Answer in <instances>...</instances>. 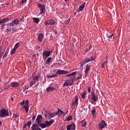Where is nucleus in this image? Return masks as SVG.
I'll use <instances>...</instances> for the list:
<instances>
[{
  "mask_svg": "<svg viewBox=\"0 0 130 130\" xmlns=\"http://www.w3.org/2000/svg\"><path fill=\"white\" fill-rule=\"evenodd\" d=\"M42 115H38L36 119V122H37L38 124V127L42 128H44L45 127H48L49 125H51V123H52L53 120L50 121V122H46V121H45L44 123L42 124Z\"/></svg>",
  "mask_w": 130,
  "mask_h": 130,
  "instance_id": "nucleus-1",
  "label": "nucleus"
},
{
  "mask_svg": "<svg viewBox=\"0 0 130 130\" xmlns=\"http://www.w3.org/2000/svg\"><path fill=\"white\" fill-rule=\"evenodd\" d=\"M57 74L59 75H62V74H66V76H74V75H76L77 74V71H74L73 73H71V74H69V71H67L66 70H60V69H59V70L57 71Z\"/></svg>",
  "mask_w": 130,
  "mask_h": 130,
  "instance_id": "nucleus-2",
  "label": "nucleus"
},
{
  "mask_svg": "<svg viewBox=\"0 0 130 130\" xmlns=\"http://www.w3.org/2000/svg\"><path fill=\"white\" fill-rule=\"evenodd\" d=\"M56 115V112H52V113H48L47 115L45 114L46 118H51V119L50 121H48V122H50V121L52 120V122L49 126H51V125H52V123H54V120L53 119V118H52V117H54V116Z\"/></svg>",
  "mask_w": 130,
  "mask_h": 130,
  "instance_id": "nucleus-3",
  "label": "nucleus"
},
{
  "mask_svg": "<svg viewBox=\"0 0 130 130\" xmlns=\"http://www.w3.org/2000/svg\"><path fill=\"white\" fill-rule=\"evenodd\" d=\"M75 76H74V78H69L70 80L69 79H67V80L64 81V83H63V85L64 86H69L70 85V86H72L73 84H74V80H75Z\"/></svg>",
  "mask_w": 130,
  "mask_h": 130,
  "instance_id": "nucleus-4",
  "label": "nucleus"
},
{
  "mask_svg": "<svg viewBox=\"0 0 130 130\" xmlns=\"http://www.w3.org/2000/svg\"><path fill=\"white\" fill-rule=\"evenodd\" d=\"M9 115V112L6 108H2L0 110V117L4 118Z\"/></svg>",
  "mask_w": 130,
  "mask_h": 130,
  "instance_id": "nucleus-5",
  "label": "nucleus"
},
{
  "mask_svg": "<svg viewBox=\"0 0 130 130\" xmlns=\"http://www.w3.org/2000/svg\"><path fill=\"white\" fill-rule=\"evenodd\" d=\"M91 61H94V57H92V56L90 57V58H85V60L81 61V62H80V66L83 67L84 64L87 63V62H90Z\"/></svg>",
  "mask_w": 130,
  "mask_h": 130,
  "instance_id": "nucleus-6",
  "label": "nucleus"
},
{
  "mask_svg": "<svg viewBox=\"0 0 130 130\" xmlns=\"http://www.w3.org/2000/svg\"><path fill=\"white\" fill-rule=\"evenodd\" d=\"M38 7L40 10V15L42 14H45L46 7L45 5H42V4H38Z\"/></svg>",
  "mask_w": 130,
  "mask_h": 130,
  "instance_id": "nucleus-7",
  "label": "nucleus"
},
{
  "mask_svg": "<svg viewBox=\"0 0 130 130\" xmlns=\"http://www.w3.org/2000/svg\"><path fill=\"white\" fill-rule=\"evenodd\" d=\"M39 78L38 75H36V76H34V78H32L31 81H30V83L29 84L30 86H32L34 85L35 84H36L37 83V81H39Z\"/></svg>",
  "mask_w": 130,
  "mask_h": 130,
  "instance_id": "nucleus-8",
  "label": "nucleus"
},
{
  "mask_svg": "<svg viewBox=\"0 0 130 130\" xmlns=\"http://www.w3.org/2000/svg\"><path fill=\"white\" fill-rule=\"evenodd\" d=\"M91 96L92 100L95 102V103H94V104H96V102H97V101H98V99H99L98 95H96L94 91H91Z\"/></svg>",
  "mask_w": 130,
  "mask_h": 130,
  "instance_id": "nucleus-9",
  "label": "nucleus"
},
{
  "mask_svg": "<svg viewBox=\"0 0 130 130\" xmlns=\"http://www.w3.org/2000/svg\"><path fill=\"white\" fill-rule=\"evenodd\" d=\"M76 124L75 122H72L71 124L67 125V130H75Z\"/></svg>",
  "mask_w": 130,
  "mask_h": 130,
  "instance_id": "nucleus-10",
  "label": "nucleus"
},
{
  "mask_svg": "<svg viewBox=\"0 0 130 130\" xmlns=\"http://www.w3.org/2000/svg\"><path fill=\"white\" fill-rule=\"evenodd\" d=\"M52 52L53 51H43V58H45V57H46V58H47V57H49V56H50L51 53H52Z\"/></svg>",
  "mask_w": 130,
  "mask_h": 130,
  "instance_id": "nucleus-11",
  "label": "nucleus"
},
{
  "mask_svg": "<svg viewBox=\"0 0 130 130\" xmlns=\"http://www.w3.org/2000/svg\"><path fill=\"white\" fill-rule=\"evenodd\" d=\"M54 24H55V21L53 19H50L45 21V25H54Z\"/></svg>",
  "mask_w": 130,
  "mask_h": 130,
  "instance_id": "nucleus-12",
  "label": "nucleus"
},
{
  "mask_svg": "<svg viewBox=\"0 0 130 130\" xmlns=\"http://www.w3.org/2000/svg\"><path fill=\"white\" fill-rule=\"evenodd\" d=\"M107 125L105 121H104V120H102L101 121V122H100V124H99V128H101V129H102V128L106 127Z\"/></svg>",
  "mask_w": 130,
  "mask_h": 130,
  "instance_id": "nucleus-13",
  "label": "nucleus"
},
{
  "mask_svg": "<svg viewBox=\"0 0 130 130\" xmlns=\"http://www.w3.org/2000/svg\"><path fill=\"white\" fill-rule=\"evenodd\" d=\"M31 130H42L41 127H39L38 124L36 122V120L35 121V124L31 126Z\"/></svg>",
  "mask_w": 130,
  "mask_h": 130,
  "instance_id": "nucleus-14",
  "label": "nucleus"
},
{
  "mask_svg": "<svg viewBox=\"0 0 130 130\" xmlns=\"http://www.w3.org/2000/svg\"><path fill=\"white\" fill-rule=\"evenodd\" d=\"M78 100H79L78 97H77V96L76 95L75 100V101H73L72 106H78Z\"/></svg>",
  "mask_w": 130,
  "mask_h": 130,
  "instance_id": "nucleus-15",
  "label": "nucleus"
},
{
  "mask_svg": "<svg viewBox=\"0 0 130 130\" xmlns=\"http://www.w3.org/2000/svg\"><path fill=\"white\" fill-rule=\"evenodd\" d=\"M20 84L18 82V81H14L13 83H12L11 86L12 88H16V87L19 86Z\"/></svg>",
  "mask_w": 130,
  "mask_h": 130,
  "instance_id": "nucleus-16",
  "label": "nucleus"
},
{
  "mask_svg": "<svg viewBox=\"0 0 130 130\" xmlns=\"http://www.w3.org/2000/svg\"><path fill=\"white\" fill-rule=\"evenodd\" d=\"M44 37V34H42V32H41L40 34H39L38 37V40H39V42H42Z\"/></svg>",
  "mask_w": 130,
  "mask_h": 130,
  "instance_id": "nucleus-17",
  "label": "nucleus"
},
{
  "mask_svg": "<svg viewBox=\"0 0 130 130\" xmlns=\"http://www.w3.org/2000/svg\"><path fill=\"white\" fill-rule=\"evenodd\" d=\"M7 21H10L9 17H5L4 19H0V24H2L3 22H7Z\"/></svg>",
  "mask_w": 130,
  "mask_h": 130,
  "instance_id": "nucleus-18",
  "label": "nucleus"
},
{
  "mask_svg": "<svg viewBox=\"0 0 130 130\" xmlns=\"http://www.w3.org/2000/svg\"><path fill=\"white\" fill-rule=\"evenodd\" d=\"M90 67L91 66L90 65H88V64L86 65L85 70L84 71V72H86V74L87 75V74H88V72L89 71V70H90Z\"/></svg>",
  "mask_w": 130,
  "mask_h": 130,
  "instance_id": "nucleus-19",
  "label": "nucleus"
},
{
  "mask_svg": "<svg viewBox=\"0 0 130 130\" xmlns=\"http://www.w3.org/2000/svg\"><path fill=\"white\" fill-rule=\"evenodd\" d=\"M47 91L49 93V91H53V90H55V88L53 87V86H48L46 89Z\"/></svg>",
  "mask_w": 130,
  "mask_h": 130,
  "instance_id": "nucleus-20",
  "label": "nucleus"
},
{
  "mask_svg": "<svg viewBox=\"0 0 130 130\" xmlns=\"http://www.w3.org/2000/svg\"><path fill=\"white\" fill-rule=\"evenodd\" d=\"M63 111H62V110H60L59 108H58L57 112H56V115H58V116H61V115H63Z\"/></svg>",
  "mask_w": 130,
  "mask_h": 130,
  "instance_id": "nucleus-21",
  "label": "nucleus"
},
{
  "mask_svg": "<svg viewBox=\"0 0 130 130\" xmlns=\"http://www.w3.org/2000/svg\"><path fill=\"white\" fill-rule=\"evenodd\" d=\"M85 5H86V2H84V4H82V5H81L80 6H79V7L78 11H83V10H84Z\"/></svg>",
  "mask_w": 130,
  "mask_h": 130,
  "instance_id": "nucleus-22",
  "label": "nucleus"
},
{
  "mask_svg": "<svg viewBox=\"0 0 130 130\" xmlns=\"http://www.w3.org/2000/svg\"><path fill=\"white\" fill-rule=\"evenodd\" d=\"M57 74H58L57 71H56V74H53L52 75H47V78L48 79L51 78H55V77L57 76Z\"/></svg>",
  "mask_w": 130,
  "mask_h": 130,
  "instance_id": "nucleus-23",
  "label": "nucleus"
},
{
  "mask_svg": "<svg viewBox=\"0 0 130 130\" xmlns=\"http://www.w3.org/2000/svg\"><path fill=\"white\" fill-rule=\"evenodd\" d=\"M7 25L8 26H11V27H13V26H14V20H13L11 22H8V24Z\"/></svg>",
  "mask_w": 130,
  "mask_h": 130,
  "instance_id": "nucleus-24",
  "label": "nucleus"
},
{
  "mask_svg": "<svg viewBox=\"0 0 130 130\" xmlns=\"http://www.w3.org/2000/svg\"><path fill=\"white\" fill-rule=\"evenodd\" d=\"M24 109L26 111V113L28 112V107H27L26 105H25V106H23V107L21 108V111H23Z\"/></svg>",
  "mask_w": 130,
  "mask_h": 130,
  "instance_id": "nucleus-25",
  "label": "nucleus"
},
{
  "mask_svg": "<svg viewBox=\"0 0 130 130\" xmlns=\"http://www.w3.org/2000/svg\"><path fill=\"white\" fill-rule=\"evenodd\" d=\"M81 98H82V99H84L85 98H86V91L84 90L83 91H82V93H81Z\"/></svg>",
  "mask_w": 130,
  "mask_h": 130,
  "instance_id": "nucleus-26",
  "label": "nucleus"
},
{
  "mask_svg": "<svg viewBox=\"0 0 130 130\" xmlns=\"http://www.w3.org/2000/svg\"><path fill=\"white\" fill-rule=\"evenodd\" d=\"M33 20L34 22L38 23L40 22V19L39 17H33Z\"/></svg>",
  "mask_w": 130,
  "mask_h": 130,
  "instance_id": "nucleus-27",
  "label": "nucleus"
},
{
  "mask_svg": "<svg viewBox=\"0 0 130 130\" xmlns=\"http://www.w3.org/2000/svg\"><path fill=\"white\" fill-rule=\"evenodd\" d=\"M25 104H26L27 107H28V111H29V101L27 100L25 101Z\"/></svg>",
  "mask_w": 130,
  "mask_h": 130,
  "instance_id": "nucleus-28",
  "label": "nucleus"
},
{
  "mask_svg": "<svg viewBox=\"0 0 130 130\" xmlns=\"http://www.w3.org/2000/svg\"><path fill=\"white\" fill-rule=\"evenodd\" d=\"M16 49H15V46H14V48L13 49H11V51L10 52L11 54H14V53H15Z\"/></svg>",
  "mask_w": 130,
  "mask_h": 130,
  "instance_id": "nucleus-29",
  "label": "nucleus"
},
{
  "mask_svg": "<svg viewBox=\"0 0 130 130\" xmlns=\"http://www.w3.org/2000/svg\"><path fill=\"white\" fill-rule=\"evenodd\" d=\"M18 25L19 24V20L18 19H14V25Z\"/></svg>",
  "mask_w": 130,
  "mask_h": 130,
  "instance_id": "nucleus-30",
  "label": "nucleus"
},
{
  "mask_svg": "<svg viewBox=\"0 0 130 130\" xmlns=\"http://www.w3.org/2000/svg\"><path fill=\"white\" fill-rule=\"evenodd\" d=\"M48 57L47 60H46V63L49 64L50 63V61L51 60V57Z\"/></svg>",
  "mask_w": 130,
  "mask_h": 130,
  "instance_id": "nucleus-31",
  "label": "nucleus"
},
{
  "mask_svg": "<svg viewBox=\"0 0 130 130\" xmlns=\"http://www.w3.org/2000/svg\"><path fill=\"white\" fill-rule=\"evenodd\" d=\"M92 113L93 116H96V109L95 108H93V110H92Z\"/></svg>",
  "mask_w": 130,
  "mask_h": 130,
  "instance_id": "nucleus-32",
  "label": "nucleus"
},
{
  "mask_svg": "<svg viewBox=\"0 0 130 130\" xmlns=\"http://www.w3.org/2000/svg\"><path fill=\"white\" fill-rule=\"evenodd\" d=\"M72 116H68L66 118V120L67 121H70L71 120H72Z\"/></svg>",
  "mask_w": 130,
  "mask_h": 130,
  "instance_id": "nucleus-33",
  "label": "nucleus"
},
{
  "mask_svg": "<svg viewBox=\"0 0 130 130\" xmlns=\"http://www.w3.org/2000/svg\"><path fill=\"white\" fill-rule=\"evenodd\" d=\"M19 42H17V43H16L15 45V52L16 51V49H17V48H18V47H19Z\"/></svg>",
  "mask_w": 130,
  "mask_h": 130,
  "instance_id": "nucleus-34",
  "label": "nucleus"
},
{
  "mask_svg": "<svg viewBox=\"0 0 130 130\" xmlns=\"http://www.w3.org/2000/svg\"><path fill=\"white\" fill-rule=\"evenodd\" d=\"M12 30V27H10V28L6 29V32H11Z\"/></svg>",
  "mask_w": 130,
  "mask_h": 130,
  "instance_id": "nucleus-35",
  "label": "nucleus"
},
{
  "mask_svg": "<svg viewBox=\"0 0 130 130\" xmlns=\"http://www.w3.org/2000/svg\"><path fill=\"white\" fill-rule=\"evenodd\" d=\"M105 63H106L105 61H104V62H102V65H101L102 69H104V68Z\"/></svg>",
  "mask_w": 130,
  "mask_h": 130,
  "instance_id": "nucleus-36",
  "label": "nucleus"
},
{
  "mask_svg": "<svg viewBox=\"0 0 130 130\" xmlns=\"http://www.w3.org/2000/svg\"><path fill=\"white\" fill-rule=\"evenodd\" d=\"M11 29L13 32L16 31L17 30L16 27H15L14 26H13V27H11Z\"/></svg>",
  "mask_w": 130,
  "mask_h": 130,
  "instance_id": "nucleus-37",
  "label": "nucleus"
},
{
  "mask_svg": "<svg viewBox=\"0 0 130 130\" xmlns=\"http://www.w3.org/2000/svg\"><path fill=\"white\" fill-rule=\"evenodd\" d=\"M91 89V86H88L87 91H88V93H90Z\"/></svg>",
  "mask_w": 130,
  "mask_h": 130,
  "instance_id": "nucleus-38",
  "label": "nucleus"
},
{
  "mask_svg": "<svg viewBox=\"0 0 130 130\" xmlns=\"http://www.w3.org/2000/svg\"><path fill=\"white\" fill-rule=\"evenodd\" d=\"M4 53V52L0 51V58H2V56H3Z\"/></svg>",
  "mask_w": 130,
  "mask_h": 130,
  "instance_id": "nucleus-39",
  "label": "nucleus"
},
{
  "mask_svg": "<svg viewBox=\"0 0 130 130\" xmlns=\"http://www.w3.org/2000/svg\"><path fill=\"white\" fill-rule=\"evenodd\" d=\"M20 21H21V22H24V16H22V17H21V19H20Z\"/></svg>",
  "mask_w": 130,
  "mask_h": 130,
  "instance_id": "nucleus-40",
  "label": "nucleus"
},
{
  "mask_svg": "<svg viewBox=\"0 0 130 130\" xmlns=\"http://www.w3.org/2000/svg\"><path fill=\"white\" fill-rule=\"evenodd\" d=\"M86 121H85L84 122H83V124L82 125V127H83V126H86Z\"/></svg>",
  "mask_w": 130,
  "mask_h": 130,
  "instance_id": "nucleus-41",
  "label": "nucleus"
},
{
  "mask_svg": "<svg viewBox=\"0 0 130 130\" xmlns=\"http://www.w3.org/2000/svg\"><path fill=\"white\" fill-rule=\"evenodd\" d=\"M71 21V19H67V21H66V24H69V22H70Z\"/></svg>",
  "mask_w": 130,
  "mask_h": 130,
  "instance_id": "nucleus-42",
  "label": "nucleus"
},
{
  "mask_svg": "<svg viewBox=\"0 0 130 130\" xmlns=\"http://www.w3.org/2000/svg\"><path fill=\"white\" fill-rule=\"evenodd\" d=\"M31 123V121H28V122H27V125L28 126H30Z\"/></svg>",
  "mask_w": 130,
  "mask_h": 130,
  "instance_id": "nucleus-43",
  "label": "nucleus"
},
{
  "mask_svg": "<svg viewBox=\"0 0 130 130\" xmlns=\"http://www.w3.org/2000/svg\"><path fill=\"white\" fill-rule=\"evenodd\" d=\"M2 27L3 28V29H4V26H5V25H6V24H5V22H2Z\"/></svg>",
  "mask_w": 130,
  "mask_h": 130,
  "instance_id": "nucleus-44",
  "label": "nucleus"
},
{
  "mask_svg": "<svg viewBox=\"0 0 130 130\" xmlns=\"http://www.w3.org/2000/svg\"><path fill=\"white\" fill-rule=\"evenodd\" d=\"M8 56V53H5L4 55L3 56V58H6Z\"/></svg>",
  "mask_w": 130,
  "mask_h": 130,
  "instance_id": "nucleus-45",
  "label": "nucleus"
},
{
  "mask_svg": "<svg viewBox=\"0 0 130 130\" xmlns=\"http://www.w3.org/2000/svg\"><path fill=\"white\" fill-rule=\"evenodd\" d=\"M113 35H114V34H111V36H109L108 38L109 39H112V37H113Z\"/></svg>",
  "mask_w": 130,
  "mask_h": 130,
  "instance_id": "nucleus-46",
  "label": "nucleus"
},
{
  "mask_svg": "<svg viewBox=\"0 0 130 130\" xmlns=\"http://www.w3.org/2000/svg\"><path fill=\"white\" fill-rule=\"evenodd\" d=\"M81 76H78V77L76 78L75 79L76 81H77V80H79L80 79H81Z\"/></svg>",
  "mask_w": 130,
  "mask_h": 130,
  "instance_id": "nucleus-47",
  "label": "nucleus"
},
{
  "mask_svg": "<svg viewBox=\"0 0 130 130\" xmlns=\"http://www.w3.org/2000/svg\"><path fill=\"white\" fill-rule=\"evenodd\" d=\"M25 103V101L24 100H23V101H22V102H21L20 104L21 105V106H22V107L23 106V104H24Z\"/></svg>",
  "mask_w": 130,
  "mask_h": 130,
  "instance_id": "nucleus-48",
  "label": "nucleus"
},
{
  "mask_svg": "<svg viewBox=\"0 0 130 130\" xmlns=\"http://www.w3.org/2000/svg\"><path fill=\"white\" fill-rule=\"evenodd\" d=\"M27 0H21V1H20V3H24L25 2H26Z\"/></svg>",
  "mask_w": 130,
  "mask_h": 130,
  "instance_id": "nucleus-49",
  "label": "nucleus"
},
{
  "mask_svg": "<svg viewBox=\"0 0 130 130\" xmlns=\"http://www.w3.org/2000/svg\"><path fill=\"white\" fill-rule=\"evenodd\" d=\"M36 118V116H33V117L32 118V121H35Z\"/></svg>",
  "mask_w": 130,
  "mask_h": 130,
  "instance_id": "nucleus-50",
  "label": "nucleus"
},
{
  "mask_svg": "<svg viewBox=\"0 0 130 130\" xmlns=\"http://www.w3.org/2000/svg\"><path fill=\"white\" fill-rule=\"evenodd\" d=\"M90 48H91V47H89L88 49H86L85 52H89V51H90Z\"/></svg>",
  "mask_w": 130,
  "mask_h": 130,
  "instance_id": "nucleus-51",
  "label": "nucleus"
},
{
  "mask_svg": "<svg viewBox=\"0 0 130 130\" xmlns=\"http://www.w3.org/2000/svg\"><path fill=\"white\" fill-rule=\"evenodd\" d=\"M53 33L54 34H55V35H56L57 34V31H56V30H54L53 31Z\"/></svg>",
  "mask_w": 130,
  "mask_h": 130,
  "instance_id": "nucleus-52",
  "label": "nucleus"
},
{
  "mask_svg": "<svg viewBox=\"0 0 130 130\" xmlns=\"http://www.w3.org/2000/svg\"><path fill=\"white\" fill-rule=\"evenodd\" d=\"M27 125V124H24L23 125V127H24V128H25L26 127Z\"/></svg>",
  "mask_w": 130,
  "mask_h": 130,
  "instance_id": "nucleus-53",
  "label": "nucleus"
},
{
  "mask_svg": "<svg viewBox=\"0 0 130 130\" xmlns=\"http://www.w3.org/2000/svg\"><path fill=\"white\" fill-rule=\"evenodd\" d=\"M32 57H37V56H36V54H32Z\"/></svg>",
  "mask_w": 130,
  "mask_h": 130,
  "instance_id": "nucleus-54",
  "label": "nucleus"
},
{
  "mask_svg": "<svg viewBox=\"0 0 130 130\" xmlns=\"http://www.w3.org/2000/svg\"><path fill=\"white\" fill-rule=\"evenodd\" d=\"M2 124V122L1 120H0V126H1Z\"/></svg>",
  "mask_w": 130,
  "mask_h": 130,
  "instance_id": "nucleus-55",
  "label": "nucleus"
},
{
  "mask_svg": "<svg viewBox=\"0 0 130 130\" xmlns=\"http://www.w3.org/2000/svg\"><path fill=\"white\" fill-rule=\"evenodd\" d=\"M83 121H84V120H83L82 121H80V122L82 123V125H83Z\"/></svg>",
  "mask_w": 130,
  "mask_h": 130,
  "instance_id": "nucleus-56",
  "label": "nucleus"
},
{
  "mask_svg": "<svg viewBox=\"0 0 130 130\" xmlns=\"http://www.w3.org/2000/svg\"><path fill=\"white\" fill-rule=\"evenodd\" d=\"M85 78H86V76H87L86 74V73H85Z\"/></svg>",
  "mask_w": 130,
  "mask_h": 130,
  "instance_id": "nucleus-57",
  "label": "nucleus"
},
{
  "mask_svg": "<svg viewBox=\"0 0 130 130\" xmlns=\"http://www.w3.org/2000/svg\"><path fill=\"white\" fill-rule=\"evenodd\" d=\"M105 62H106L105 63H108V61H107H107H105Z\"/></svg>",
  "mask_w": 130,
  "mask_h": 130,
  "instance_id": "nucleus-58",
  "label": "nucleus"
},
{
  "mask_svg": "<svg viewBox=\"0 0 130 130\" xmlns=\"http://www.w3.org/2000/svg\"><path fill=\"white\" fill-rule=\"evenodd\" d=\"M11 101H14V98L13 97H12V98H11Z\"/></svg>",
  "mask_w": 130,
  "mask_h": 130,
  "instance_id": "nucleus-59",
  "label": "nucleus"
},
{
  "mask_svg": "<svg viewBox=\"0 0 130 130\" xmlns=\"http://www.w3.org/2000/svg\"><path fill=\"white\" fill-rule=\"evenodd\" d=\"M91 103H93V102H92V101H91Z\"/></svg>",
  "mask_w": 130,
  "mask_h": 130,
  "instance_id": "nucleus-60",
  "label": "nucleus"
},
{
  "mask_svg": "<svg viewBox=\"0 0 130 130\" xmlns=\"http://www.w3.org/2000/svg\"><path fill=\"white\" fill-rule=\"evenodd\" d=\"M64 1H66L67 2V1H69V0H64Z\"/></svg>",
  "mask_w": 130,
  "mask_h": 130,
  "instance_id": "nucleus-61",
  "label": "nucleus"
},
{
  "mask_svg": "<svg viewBox=\"0 0 130 130\" xmlns=\"http://www.w3.org/2000/svg\"><path fill=\"white\" fill-rule=\"evenodd\" d=\"M89 101H91V100H89Z\"/></svg>",
  "mask_w": 130,
  "mask_h": 130,
  "instance_id": "nucleus-62",
  "label": "nucleus"
},
{
  "mask_svg": "<svg viewBox=\"0 0 130 130\" xmlns=\"http://www.w3.org/2000/svg\"><path fill=\"white\" fill-rule=\"evenodd\" d=\"M62 130H63V129H62Z\"/></svg>",
  "mask_w": 130,
  "mask_h": 130,
  "instance_id": "nucleus-63",
  "label": "nucleus"
}]
</instances>
